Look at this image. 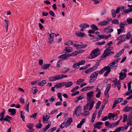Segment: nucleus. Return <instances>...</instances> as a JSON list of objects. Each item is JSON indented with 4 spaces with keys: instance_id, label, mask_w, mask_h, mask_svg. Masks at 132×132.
Here are the masks:
<instances>
[{
    "instance_id": "nucleus-46",
    "label": "nucleus",
    "mask_w": 132,
    "mask_h": 132,
    "mask_svg": "<svg viewBox=\"0 0 132 132\" xmlns=\"http://www.w3.org/2000/svg\"><path fill=\"white\" fill-rule=\"evenodd\" d=\"M57 95L58 97L59 98L60 101H62V99L61 93H58L57 94Z\"/></svg>"
},
{
    "instance_id": "nucleus-33",
    "label": "nucleus",
    "mask_w": 132,
    "mask_h": 132,
    "mask_svg": "<svg viewBox=\"0 0 132 132\" xmlns=\"http://www.w3.org/2000/svg\"><path fill=\"white\" fill-rule=\"evenodd\" d=\"M106 70V72L104 73V76L105 77H106L109 73L111 71L110 69H107Z\"/></svg>"
},
{
    "instance_id": "nucleus-53",
    "label": "nucleus",
    "mask_w": 132,
    "mask_h": 132,
    "mask_svg": "<svg viewBox=\"0 0 132 132\" xmlns=\"http://www.w3.org/2000/svg\"><path fill=\"white\" fill-rule=\"evenodd\" d=\"M37 87H34L33 88V91L32 92L33 94H36V92H37Z\"/></svg>"
},
{
    "instance_id": "nucleus-4",
    "label": "nucleus",
    "mask_w": 132,
    "mask_h": 132,
    "mask_svg": "<svg viewBox=\"0 0 132 132\" xmlns=\"http://www.w3.org/2000/svg\"><path fill=\"white\" fill-rule=\"evenodd\" d=\"M59 79V77L58 75L50 77L49 80L50 81H53Z\"/></svg>"
},
{
    "instance_id": "nucleus-54",
    "label": "nucleus",
    "mask_w": 132,
    "mask_h": 132,
    "mask_svg": "<svg viewBox=\"0 0 132 132\" xmlns=\"http://www.w3.org/2000/svg\"><path fill=\"white\" fill-rule=\"evenodd\" d=\"M119 80L118 81V84L117 85V87H118V89L119 90H120L121 87V83L119 81Z\"/></svg>"
},
{
    "instance_id": "nucleus-51",
    "label": "nucleus",
    "mask_w": 132,
    "mask_h": 132,
    "mask_svg": "<svg viewBox=\"0 0 132 132\" xmlns=\"http://www.w3.org/2000/svg\"><path fill=\"white\" fill-rule=\"evenodd\" d=\"M128 117L129 120L130 121L132 120V111H131L128 115Z\"/></svg>"
},
{
    "instance_id": "nucleus-32",
    "label": "nucleus",
    "mask_w": 132,
    "mask_h": 132,
    "mask_svg": "<svg viewBox=\"0 0 132 132\" xmlns=\"http://www.w3.org/2000/svg\"><path fill=\"white\" fill-rule=\"evenodd\" d=\"M113 48V47H110L109 46V47L107 48L104 51V54L106 52H108V51H110L112 50Z\"/></svg>"
},
{
    "instance_id": "nucleus-23",
    "label": "nucleus",
    "mask_w": 132,
    "mask_h": 132,
    "mask_svg": "<svg viewBox=\"0 0 132 132\" xmlns=\"http://www.w3.org/2000/svg\"><path fill=\"white\" fill-rule=\"evenodd\" d=\"M46 83V81L45 80H42L40 82H39L38 84V85L40 86H43Z\"/></svg>"
},
{
    "instance_id": "nucleus-61",
    "label": "nucleus",
    "mask_w": 132,
    "mask_h": 132,
    "mask_svg": "<svg viewBox=\"0 0 132 132\" xmlns=\"http://www.w3.org/2000/svg\"><path fill=\"white\" fill-rule=\"evenodd\" d=\"M49 13L53 17H54L55 16V13L52 11H49Z\"/></svg>"
},
{
    "instance_id": "nucleus-47",
    "label": "nucleus",
    "mask_w": 132,
    "mask_h": 132,
    "mask_svg": "<svg viewBox=\"0 0 132 132\" xmlns=\"http://www.w3.org/2000/svg\"><path fill=\"white\" fill-rule=\"evenodd\" d=\"M79 87L78 86H76L73 88L71 90V92H74L76 90L79 89Z\"/></svg>"
},
{
    "instance_id": "nucleus-45",
    "label": "nucleus",
    "mask_w": 132,
    "mask_h": 132,
    "mask_svg": "<svg viewBox=\"0 0 132 132\" xmlns=\"http://www.w3.org/2000/svg\"><path fill=\"white\" fill-rule=\"evenodd\" d=\"M119 60V58H118L116 60H114L113 62H112V64L113 65V66H114L116 64H117Z\"/></svg>"
},
{
    "instance_id": "nucleus-18",
    "label": "nucleus",
    "mask_w": 132,
    "mask_h": 132,
    "mask_svg": "<svg viewBox=\"0 0 132 132\" xmlns=\"http://www.w3.org/2000/svg\"><path fill=\"white\" fill-rule=\"evenodd\" d=\"M107 69L106 67H104L102 69L100 70L97 71V72H98V74L100 73V74H102L104 72L107 70Z\"/></svg>"
},
{
    "instance_id": "nucleus-55",
    "label": "nucleus",
    "mask_w": 132,
    "mask_h": 132,
    "mask_svg": "<svg viewBox=\"0 0 132 132\" xmlns=\"http://www.w3.org/2000/svg\"><path fill=\"white\" fill-rule=\"evenodd\" d=\"M22 112H23L22 111H21L20 112V117H21L22 118V119L23 121H25V117L24 116H23L22 115Z\"/></svg>"
},
{
    "instance_id": "nucleus-5",
    "label": "nucleus",
    "mask_w": 132,
    "mask_h": 132,
    "mask_svg": "<svg viewBox=\"0 0 132 132\" xmlns=\"http://www.w3.org/2000/svg\"><path fill=\"white\" fill-rule=\"evenodd\" d=\"M114 54V52L113 51H111L108 52H106V53L104 54V52L103 56H102V59H104V58H106V56H108L110 55H112Z\"/></svg>"
},
{
    "instance_id": "nucleus-25",
    "label": "nucleus",
    "mask_w": 132,
    "mask_h": 132,
    "mask_svg": "<svg viewBox=\"0 0 132 132\" xmlns=\"http://www.w3.org/2000/svg\"><path fill=\"white\" fill-rule=\"evenodd\" d=\"M59 57L61 58H62L64 60H67V56L66 54L60 55Z\"/></svg>"
},
{
    "instance_id": "nucleus-37",
    "label": "nucleus",
    "mask_w": 132,
    "mask_h": 132,
    "mask_svg": "<svg viewBox=\"0 0 132 132\" xmlns=\"http://www.w3.org/2000/svg\"><path fill=\"white\" fill-rule=\"evenodd\" d=\"M94 101H92V102L90 103V105L89 106V107H90V108L88 110L89 111H90L93 108L94 104Z\"/></svg>"
},
{
    "instance_id": "nucleus-52",
    "label": "nucleus",
    "mask_w": 132,
    "mask_h": 132,
    "mask_svg": "<svg viewBox=\"0 0 132 132\" xmlns=\"http://www.w3.org/2000/svg\"><path fill=\"white\" fill-rule=\"evenodd\" d=\"M113 66V65L112 64V63H111L109 64L107 66H105V67H106L107 69H111L112 68H110V67Z\"/></svg>"
},
{
    "instance_id": "nucleus-27",
    "label": "nucleus",
    "mask_w": 132,
    "mask_h": 132,
    "mask_svg": "<svg viewBox=\"0 0 132 132\" xmlns=\"http://www.w3.org/2000/svg\"><path fill=\"white\" fill-rule=\"evenodd\" d=\"M90 105V102H88L87 103V104L86 106H84V109L82 110H88V107H89V106Z\"/></svg>"
},
{
    "instance_id": "nucleus-10",
    "label": "nucleus",
    "mask_w": 132,
    "mask_h": 132,
    "mask_svg": "<svg viewBox=\"0 0 132 132\" xmlns=\"http://www.w3.org/2000/svg\"><path fill=\"white\" fill-rule=\"evenodd\" d=\"M3 111L0 113V121L2 122L3 119L4 117V114H5V110L4 109H3Z\"/></svg>"
},
{
    "instance_id": "nucleus-8",
    "label": "nucleus",
    "mask_w": 132,
    "mask_h": 132,
    "mask_svg": "<svg viewBox=\"0 0 132 132\" xmlns=\"http://www.w3.org/2000/svg\"><path fill=\"white\" fill-rule=\"evenodd\" d=\"M8 111L10 113V114L13 116L15 115L16 113V109H9L8 110Z\"/></svg>"
},
{
    "instance_id": "nucleus-7",
    "label": "nucleus",
    "mask_w": 132,
    "mask_h": 132,
    "mask_svg": "<svg viewBox=\"0 0 132 132\" xmlns=\"http://www.w3.org/2000/svg\"><path fill=\"white\" fill-rule=\"evenodd\" d=\"M64 82L61 83H58L54 85L55 87L57 88H59L62 87H63L65 86V84Z\"/></svg>"
},
{
    "instance_id": "nucleus-58",
    "label": "nucleus",
    "mask_w": 132,
    "mask_h": 132,
    "mask_svg": "<svg viewBox=\"0 0 132 132\" xmlns=\"http://www.w3.org/2000/svg\"><path fill=\"white\" fill-rule=\"evenodd\" d=\"M51 116V115L50 113H48V114H46L45 117L46 121H48V119Z\"/></svg>"
},
{
    "instance_id": "nucleus-30",
    "label": "nucleus",
    "mask_w": 132,
    "mask_h": 132,
    "mask_svg": "<svg viewBox=\"0 0 132 132\" xmlns=\"http://www.w3.org/2000/svg\"><path fill=\"white\" fill-rule=\"evenodd\" d=\"M79 67L80 66L79 65L78 63H74L72 66L73 68L74 69H78Z\"/></svg>"
},
{
    "instance_id": "nucleus-42",
    "label": "nucleus",
    "mask_w": 132,
    "mask_h": 132,
    "mask_svg": "<svg viewBox=\"0 0 132 132\" xmlns=\"http://www.w3.org/2000/svg\"><path fill=\"white\" fill-rule=\"evenodd\" d=\"M132 82L131 81H130L127 84V86L128 87V90L130 91L131 88V84Z\"/></svg>"
},
{
    "instance_id": "nucleus-19",
    "label": "nucleus",
    "mask_w": 132,
    "mask_h": 132,
    "mask_svg": "<svg viewBox=\"0 0 132 132\" xmlns=\"http://www.w3.org/2000/svg\"><path fill=\"white\" fill-rule=\"evenodd\" d=\"M76 35L78 36L79 37H86V34L85 33L82 32H79L76 34Z\"/></svg>"
},
{
    "instance_id": "nucleus-59",
    "label": "nucleus",
    "mask_w": 132,
    "mask_h": 132,
    "mask_svg": "<svg viewBox=\"0 0 132 132\" xmlns=\"http://www.w3.org/2000/svg\"><path fill=\"white\" fill-rule=\"evenodd\" d=\"M127 117V116L126 114H125L123 116V122H125L126 120Z\"/></svg>"
},
{
    "instance_id": "nucleus-48",
    "label": "nucleus",
    "mask_w": 132,
    "mask_h": 132,
    "mask_svg": "<svg viewBox=\"0 0 132 132\" xmlns=\"http://www.w3.org/2000/svg\"><path fill=\"white\" fill-rule=\"evenodd\" d=\"M127 22L128 24H132V18L127 19Z\"/></svg>"
},
{
    "instance_id": "nucleus-22",
    "label": "nucleus",
    "mask_w": 132,
    "mask_h": 132,
    "mask_svg": "<svg viewBox=\"0 0 132 132\" xmlns=\"http://www.w3.org/2000/svg\"><path fill=\"white\" fill-rule=\"evenodd\" d=\"M65 51L67 53H69L71 52L72 50V47L69 46L66 47L65 48Z\"/></svg>"
},
{
    "instance_id": "nucleus-44",
    "label": "nucleus",
    "mask_w": 132,
    "mask_h": 132,
    "mask_svg": "<svg viewBox=\"0 0 132 132\" xmlns=\"http://www.w3.org/2000/svg\"><path fill=\"white\" fill-rule=\"evenodd\" d=\"M96 125H95V124L94 125V129H95V128H98V129H100V127L99 126V125L98 123V122H96L95 123Z\"/></svg>"
},
{
    "instance_id": "nucleus-35",
    "label": "nucleus",
    "mask_w": 132,
    "mask_h": 132,
    "mask_svg": "<svg viewBox=\"0 0 132 132\" xmlns=\"http://www.w3.org/2000/svg\"><path fill=\"white\" fill-rule=\"evenodd\" d=\"M93 93L94 92L93 91L89 92L87 93V97H93L94 96L93 95Z\"/></svg>"
},
{
    "instance_id": "nucleus-29",
    "label": "nucleus",
    "mask_w": 132,
    "mask_h": 132,
    "mask_svg": "<svg viewBox=\"0 0 132 132\" xmlns=\"http://www.w3.org/2000/svg\"><path fill=\"white\" fill-rule=\"evenodd\" d=\"M101 102L100 101H98L96 103V108L97 109H99L100 107V106L101 104Z\"/></svg>"
},
{
    "instance_id": "nucleus-50",
    "label": "nucleus",
    "mask_w": 132,
    "mask_h": 132,
    "mask_svg": "<svg viewBox=\"0 0 132 132\" xmlns=\"http://www.w3.org/2000/svg\"><path fill=\"white\" fill-rule=\"evenodd\" d=\"M124 128V127H119L118 128H117L114 131L115 132H119L121 130V128Z\"/></svg>"
},
{
    "instance_id": "nucleus-11",
    "label": "nucleus",
    "mask_w": 132,
    "mask_h": 132,
    "mask_svg": "<svg viewBox=\"0 0 132 132\" xmlns=\"http://www.w3.org/2000/svg\"><path fill=\"white\" fill-rule=\"evenodd\" d=\"M12 118L9 116L7 115L5 116V118H4L3 119V120H4V121H6L8 122H10V120H11L12 119Z\"/></svg>"
},
{
    "instance_id": "nucleus-49",
    "label": "nucleus",
    "mask_w": 132,
    "mask_h": 132,
    "mask_svg": "<svg viewBox=\"0 0 132 132\" xmlns=\"http://www.w3.org/2000/svg\"><path fill=\"white\" fill-rule=\"evenodd\" d=\"M85 61L84 60H82L80 61H79L78 63V64L80 66V65H82L84 64L85 63Z\"/></svg>"
},
{
    "instance_id": "nucleus-40",
    "label": "nucleus",
    "mask_w": 132,
    "mask_h": 132,
    "mask_svg": "<svg viewBox=\"0 0 132 132\" xmlns=\"http://www.w3.org/2000/svg\"><path fill=\"white\" fill-rule=\"evenodd\" d=\"M59 77V79H63L65 78H67L68 76L67 75H58Z\"/></svg>"
},
{
    "instance_id": "nucleus-62",
    "label": "nucleus",
    "mask_w": 132,
    "mask_h": 132,
    "mask_svg": "<svg viewBox=\"0 0 132 132\" xmlns=\"http://www.w3.org/2000/svg\"><path fill=\"white\" fill-rule=\"evenodd\" d=\"M117 126L115 123H112L109 126L110 128H114L116 127Z\"/></svg>"
},
{
    "instance_id": "nucleus-13",
    "label": "nucleus",
    "mask_w": 132,
    "mask_h": 132,
    "mask_svg": "<svg viewBox=\"0 0 132 132\" xmlns=\"http://www.w3.org/2000/svg\"><path fill=\"white\" fill-rule=\"evenodd\" d=\"M94 86H88L87 87H85L82 89L81 91L82 92H83L84 91L89 90L90 89H93L94 87Z\"/></svg>"
},
{
    "instance_id": "nucleus-2",
    "label": "nucleus",
    "mask_w": 132,
    "mask_h": 132,
    "mask_svg": "<svg viewBox=\"0 0 132 132\" xmlns=\"http://www.w3.org/2000/svg\"><path fill=\"white\" fill-rule=\"evenodd\" d=\"M100 49L98 48L92 50L90 54L92 57L90 59L94 58L97 56L100 53H97L100 52Z\"/></svg>"
},
{
    "instance_id": "nucleus-6",
    "label": "nucleus",
    "mask_w": 132,
    "mask_h": 132,
    "mask_svg": "<svg viewBox=\"0 0 132 132\" xmlns=\"http://www.w3.org/2000/svg\"><path fill=\"white\" fill-rule=\"evenodd\" d=\"M73 121L72 119L70 118H69L65 124V126L66 128L68 127L71 124V122H72Z\"/></svg>"
},
{
    "instance_id": "nucleus-63",
    "label": "nucleus",
    "mask_w": 132,
    "mask_h": 132,
    "mask_svg": "<svg viewBox=\"0 0 132 132\" xmlns=\"http://www.w3.org/2000/svg\"><path fill=\"white\" fill-rule=\"evenodd\" d=\"M19 101L22 104H24V100L23 98L21 97L19 100Z\"/></svg>"
},
{
    "instance_id": "nucleus-34",
    "label": "nucleus",
    "mask_w": 132,
    "mask_h": 132,
    "mask_svg": "<svg viewBox=\"0 0 132 132\" xmlns=\"http://www.w3.org/2000/svg\"><path fill=\"white\" fill-rule=\"evenodd\" d=\"M70 70V69L69 68H65L63 70H62V73L64 74H65L67 72L69 71Z\"/></svg>"
},
{
    "instance_id": "nucleus-39",
    "label": "nucleus",
    "mask_w": 132,
    "mask_h": 132,
    "mask_svg": "<svg viewBox=\"0 0 132 132\" xmlns=\"http://www.w3.org/2000/svg\"><path fill=\"white\" fill-rule=\"evenodd\" d=\"M34 125V124H31V123H28V125H27V126L28 127V128L30 129H32V127Z\"/></svg>"
},
{
    "instance_id": "nucleus-15",
    "label": "nucleus",
    "mask_w": 132,
    "mask_h": 132,
    "mask_svg": "<svg viewBox=\"0 0 132 132\" xmlns=\"http://www.w3.org/2000/svg\"><path fill=\"white\" fill-rule=\"evenodd\" d=\"M132 110V107L131 106H128V105L126 106L125 108L123 110L124 112H128Z\"/></svg>"
},
{
    "instance_id": "nucleus-60",
    "label": "nucleus",
    "mask_w": 132,
    "mask_h": 132,
    "mask_svg": "<svg viewBox=\"0 0 132 132\" xmlns=\"http://www.w3.org/2000/svg\"><path fill=\"white\" fill-rule=\"evenodd\" d=\"M75 45L76 47V49L78 50L82 48L81 44H77V45Z\"/></svg>"
},
{
    "instance_id": "nucleus-26",
    "label": "nucleus",
    "mask_w": 132,
    "mask_h": 132,
    "mask_svg": "<svg viewBox=\"0 0 132 132\" xmlns=\"http://www.w3.org/2000/svg\"><path fill=\"white\" fill-rule=\"evenodd\" d=\"M91 29L95 31H96L98 30V28L97 26L94 24H92L91 26Z\"/></svg>"
},
{
    "instance_id": "nucleus-9",
    "label": "nucleus",
    "mask_w": 132,
    "mask_h": 132,
    "mask_svg": "<svg viewBox=\"0 0 132 132\" xmlns=\"http://www.w3.org/2000/svg\"><path fill=\"white\" fill-rule=\"evenodd\" d=\"M120 76H119V80H123L124 78L126 77V73H124L122 72H121L120 74Z\"/></svg>"
},
{
    "instance_id": "nucleus-20",
    "label": "nucleus",
    "mask_w": 132,
    "mask_h": 132,
    "mask_svg": "<svg viewBox=\"0 0 132 132\" xmlns=\"http://www.w3.org/2000/svg\"><path fill=\"white\" fill-rule=\"evenodd\" d=\"M82 107L80 106H77L76 108L75 109L74 112L75 113H76L77 111H79L80 110V112H82V109H81Z\"/></svg>"
},
{
    "instance_id": "nucleus-38",
    "label": "nucleus",
    "mask_w": 132,
    "mask_h": 132,
    "mask_svg": "<svg viewBox=\"0 0 132 132\" xmlns=\"http://www.w3.org/2000/svg\"><path fill=\"white\" fill-rule=\"evenodd\" d=\"M84 79H79L76 82V84L77 85H80V82H84Z\"/></svg>"
},
{
    "instance_id": "nucleus-21",
    "label": "nucleus",
    "mask_w": 132,
    "mask_h": 132,
    "mask_svg": "<svg viewBox=\"0 0 132 132\" xmlns=\"http://www.w3.org/2000/svg\"><path fill=\"white\" fill-rule=\"evenodd\" d=\"M50 65V64H44L42 67V69L44 70L48 69Z\"/></svg>"
},
{
    "instance_id": "nucleus-24",
    "label": "nucleus",
    "mask_w": 132,
    "mask_h": 132,
    "mask_svg": "<svg viewBox=\"0 0 132 132\" xmlns=\"http://www.w3.org/2000/svg\"><path fill=\"white\" fill-rule=\"evenodd\" d=\"M82 111L83 112H82L81 113V114L82 116H85L89 113V112L88 111H86L84 110Z\"/></svg>"
},
{
    "instance_id": "nucleus-41",
    "label": "nucleus",
    "mask_w": 132,
    "mask_h": 132,
    "mask_svg": "<svg viewBox=\"0 0 132 132\" xmlns=\"http://www.w3.org/2000/svg\"><path fill=\"white\" fill-rule=\"evenodd\" d=\"M119 103L118 100H116L114 102V104L112 105V109L115 108L117 105V104Z\"/></svg>"
},
{
    "instance_id": "nucleus-12",
    "label": "nucleus",
    "mask_w": 132,
    "mask_h": 132,
    "mask_svg": "<svg viewBox=\"0 0 132 132\" xmlns=\"http://www.w3.org/2000/svg\"><path fill=\"white\" fill-rule=\"evenodd\" d=\"M79 26L84 29H85L89 27V24L86 23H83L80 24Z\"/></svg>"
},
{
    "instance_id": "nucleus-17",
    "label": "nucleus",
    "mask_w": 132,
    "mask_h": 132,
    "mask_svg": "<svg viewBox=\"0 0 132 132\" xmlns=\"http://www.w3.org/2000/svg\"><path fill=\"white\" fill-rule=\"evenodd\" d=\"M65 84V86L66 87H69L71 86L73 84V82L72 81L68 82H64Z\"/></svg>"
},
{
    "instance_id": "nucleus-1",
    "label": "nucleus",
    "mask_w": 132,
    "mask_h": 132,
    "mask_svg": "<svg viewBox=\"0 0 132 132\" xmlns=\"http://www.w3.org/2000/svg\"><path fill=\"white\" fill-rule=\"evenodd\" d=\"M98 72L96 71L91 74L90 76V79L89 81V82L90 83L93 82L96 79L98 74Z\"/></svg>"
},
{
    "instance_id": "nucleus-56",
    "label": "nucleus",
    "mask_w": 132,
    "mask_h": 132,
    "mask_svg": "<svg viewBox=\"0 0 132 132\" xmlns=\"http://www.w3.org/2000/svg\"><path fill=\"white\" fill-rule=\"evenodd\" d=\"M117 115L116 114H113V116H112V119L113 120H116L117 118V117H116L115 118L114 117H117Z\"/></svg>"
},
{
    "instance_id": "nucleus-36",
    "label": "nucleus",
    "mask_w": 132,
    "mask_h": 132,
    "mask_svg": "<svg viewBox=\"0 0 132 132\" xmlns=\"http://www.w3.org/2000/svg\"><path fill=\"white\" fill-rule=\"evenodd\" d=\"M92 72H93V71L92 70V69L91 68H90L85 71V72L86 74H88V73H90Z\"/></svg>"
},
{
    "instance_id": "nucleus-64",
    "label": "nucleus",
    "mask_w": 132,
    "mask_h": 132,
    "mask_svg": "<svg viewBox=\"0 0 132 132\" xmlns=\"http://www.w3.org/2000/svg\"><path fill=\"white\" fill-rule=\"evenodd\" d=\"M42 126V125L40 123H38L36 126V128L39 129Z\"/></svg>"
},
{
    "instance_id": "nucleus-3",
    "label": "nucleus",
    "mask_w": 132,
    "mask_h": 132,
    "mask_svg": "<svg viewBox=\"0 0 132 132\" xmlns=\"http://www.w3.org/2000/svg\"><path fill=\"white\" fill-rule=\"evenodd\" d=\"M131 31H129L127 33V35H123L121 36L122 38L121 39L123 40V42H124L126 39H129L131 37Z\"/></svg>"
},
{
    "instance_id": "nucleus-31",
    "label": "nucleus",
    "mask_w": 132,
    "mask_h": 132,
    "mask_svg": "<svg viewBox=\"0 0 132 132\" xmlns=\"http://www.w3.org/2000/svg\"><path fill=\"white\" fill-rule=\"evenodd\" d=\"M111 23L113 24H119V21L118 20L115 19L112 20Z\"/></svg>"
},
{
    "instance_id": "nucleus-43",
    "label": "nucleus",
    "mask_w": 132,
    "mask_h": 132,
    "mask_svg": "<svg viewBox=\"0 0 132 132\" xmlns=\"http://www.w3.org/2000/svg\"><path fill=\"white\" fill-rule=\"evenodd\" d=\"M92 97H88L87 98V101L89 102H92V101H93L92 99Z\"/></svg>"
},
{
    "instance_id": "nucleus-28",
    "label": "nucleus",
    "mask_w": 132,
    "mask_h": 132,
    "mask_svg": "<svg viewBox=\"0 0 132 132\" xmlns=\"http://www.w3.org/2000/svg\"><path fill=\"white\" fill-rule=\"evenodd\" d=\"M112 16L113 18H115L116 16V13H115V10L114 9H112L111 10Z\"/></svg>"
},
{
    "instance_id": "nucleus-57",
    "label": "nucleus",
    "mask_w": 132,
    "mask_h": 132,
    "mask_svg": "<svg viewBox=\"0 0 132 132\" xmlns=\"http://www.w3.org/2000/svg\"><path fill=\"white\" fill-rule=\"evenodd\" d=\"M80 44L82 48H84L86 47L87 46V45L86 44H84L83 42H80Z\"/></svg>"
},
{
    "instance_id": "nucleus-14",
    "label": "nucleus",
    "mask_w": 132,
    "mask_h": 132,
    "mask_svg": "<svg viewBox=\"0 0 132 132\" xmlns=\"http://www.w3.org/2000/svg\"><path fill=\"white\" fill-rule=\"evenodd\" d=\"M132 11V8H128L125 10V11L124 12H123L121 14L124 15L126 14L129 13L131 12Z\"/></svg>"
},
{
    "instance_id": "nucleus-16",
    "label": "nucleus",
    "mask_w": 132,
    "mask_h": 132,
    "mask_svg": "<svg viewBox=\"0 0 132 132\" xmlns=\"http://www.w3.org/2000/svg\"><path fill=\"white\" fill-rule=\"evenodd\" d=\"M110 114V116L109 118L107 116H106L102 118V121H104L107 120L108 119H110L112 117V113H110L108 116H109Z\"/></svg>"
}]
</instances>
